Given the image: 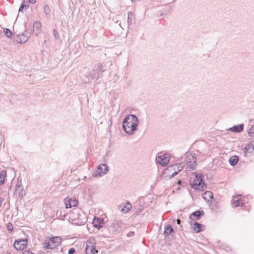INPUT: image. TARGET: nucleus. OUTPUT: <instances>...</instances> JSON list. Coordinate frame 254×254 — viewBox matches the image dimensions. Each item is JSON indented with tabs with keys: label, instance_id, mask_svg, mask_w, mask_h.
Returning <instances> with one entry per match:
<instances>
[{
	"label": "nucleus",
	"instance_id": "1",
	"mask_svg": "<svg viewBox=\"0 0 254 254\" xmlns=\"http://www.w3.org/2000/svg\"><path fill=\"white\" fill-rule=\"evenodd\" d=\"M139 123L138 118L135 115L130 114L127 116L123 122V128L128 134H132L136 130Z\"/></svg>",
	"mask_w": 254,
	"mask_h": 254
},
{
	"label": "nucleus",
	"instance_id": "2",
	"mask_svg": "<svg viewBox=\"0 0 254 254\" xmlns=\"http://www.w3.org/2000/svg\"><path fill=\"white\" fill-rule=\"evenodd\" d=\"M68 220L73 224L81 226L87 222L85 214L80 209L74 208L68 214Z\"/></svg>",
	"mask_w": 254,
	"mask_h": 254
},
{
	"label": "nucleus",
	"instance_id": "3",
	"mask_svg": "<svg viewBox=\"0 0 254 254\" xmlns=\"http://www.w3.org/2000/svg\"><path fill=\"white\" fill-rule=\"evenodd\" d=\"M196 156L193 153L187 152L185 155V162L188 167L191 170L195 169L196 166Z\"/></svg>",
	"mask_w": 254,
	"mask_h": 254
},
{
	"label": "nucleus",
	"instance_id": "4",
	"mask_svg": "<svg viewBox=\"0 0 254 254\" xmlns=\"http://www.w3.org/2000/svg\"><path fill=\"white\" fill-rule=\"evenodd\" d=\"M196 179L194 180L193 183H191V187L196 190H204L206 188L202 179V175L199 174L196 176Z\"/></svg>",
	"mask_w": 254,
	"mask_h": 254
},
{
	"label": "nucleus",
	"instance_id": "5",
	"mask_svg": "<svg viewBox=\"0 0 254 254\" xmlns=\"http://www.w3.org/2000/svg\"><path fill=\"white\" fill-rule=\"evenodd\" d=\"M109 169V168L108 165L105 164H101L98 166L97 169L93 173V176L94 177H100L106 174Z\"/></svg>",
	"mask_w": 254,
	"mask_h": 254
},
{
	"label": "nucleus",
	"instance_id": "6",
	"mask_svg": "<svg viewBox=\"0 0 254 254\" xmlns=\"http://www.w3.org/2000/svg\"><path fill=\"white\" fill-rule=\"evenodd\" d=\"M103 67L102 64L98 63L95 66L92 71L89 73V76L92 79L99 78L101 73L104 71Z\"/></svg>",
	"mask_w": 254,
	"mask_h": 254
},
{
	"label": "nucleus",
	"instance_id": "7",
	"mask_svg": "<svg viewBox=\"0 0 254 254\" xmlns=\"http://www.w3.org/2000/svg\"><path fill=\"white\" fill-rule=\"evenodd\" d=\"M30 35L31 33L25 30L24 33H22L21 35H17L15 38V40L17 43H24L28 40Z\"/></svg>",
	"mask_w": 254,
	"mask_h": 254
},
{
	"label": "nucleus",
	"instance_id": "8",
	"mask_svg": "<svg viewBox=\"0 0 254 254\" xmlns=\"http://www.w3.org/2000/svg\"><path fill=\"white\" fill-rule=\"evenodd\" d=\"M27 239H21L20 240H15L14 243V247L17 250H23L27 246Z\"/></svg>",
	"mask_w": 254,
	"mask_h": 254
},
{
	"label": "nucleus",
	"instance_id": "9",
	"mask_svg": "<svg viewBox=\"0 0 254 254\" xmlns=\"http://www.w3.org/2000/svg\"><path fill=\"white\" fill-rule=\"evenodd\" d=\"M53 249L57 248L62 243V239L60 237L55 236L49 238Z\"/></svg>",
	"mask_w": 254,
	"mask_h": 254
},
{
	"label": "nucleus",
	"instance_id": "10",
	"mask_svg": "<svg viewBox=\"0 0 254 254\" xmlns=\"http://www.w3.org/2000/svg\"><path fill=\"white\" fill-rule=\"evenodd\" d=\"M104 220L103 218L101 217H95L93 219L92 224L93 226L99 230L100 228L103 227Z\"/></svg>",
	"mask_w": 254,
	"mask_h": 254
},
{
	"label": "nucleus",
	"instance_id": "11",
	"mask_svg": "<svg viewBox=\"0 0 254 254\" xmlns=\"http://www.w3.org/2000/svg\"><path fill=\"white\" fill-rule=\"evenodd\" d=\"M121 221L116 220H115L109 228V231L112 233H114L117 231L121 226Z\"/></svg>",
	"mask_w": 254,
	"mask_h": 254
},
{
	"label": "nucleus",
	"instance_id": "12",
	"mask_svg": "<svg viewBox=\"0 0 254 254\" xmlns=\"http://www.w3.org/2000/svg\"><path fill=\"white\" fill-rule=\"evenodd\" d=\"M64 203L65 204V207L67 208L76 206L78 204V201L75 198L72 199L66 197L64 199Z\"/></svg>",
	"mask_w": 254,
	"mask_h": 254
},
{
	"label": "nucleus",
	"instance_id": "13",
	"mask_svg": "<svg viewBox=\"0 0 254 254\" xmlns=\"http://www.w3.org/2000/svg\"><path fill=\"white\" fill-rule=\"evenodd\" d=\"M156 162L162 165V166H166L169 161L168 157H166L165 155H161L158 156L156 159Z\"/></svg>",
	"mask_w": 254,
	"mask_h": 254
},
{
	"label": "nucleus",
	"instance_id": "14",
	"mask_svg": "<svg viewBox=\"0 0 254 254\" xmlns=\"http://www.w3.org/2000/svg\"><path fill=\"white\" fill-rule=\"evenodd\" d=\"M244 125L243 124H239L238 125L230 127L227 130L236 133H238L242 131L244 129Z\"/></svg>",
	"mask_w": 254,
	"mask_h": 254
},
{
	"label": "nucleus",
	"instance_id": "15",
	"mask_svg": "<svg viewBox=\"0 0 254 254\" xmlns=\"http://www.w3.org/2000/svg\"><path fill=\"white\" fill-rule=\"evenodd\" d=\"M41 23L39 21H36L33 24V33L36 36L38 35L41 30Z\"/></svg>",
	"mask_w": 254,
	"mask_h": 254
},
{
	"label": "nucleus",
	"instance_id": "16",
	"mask_svg": "<svg viewBox=\"0 0 254 254\" xmlns=\"http://www.w3.org/2000/svg\"><path fill=\"white\" fill-rule=\"evenodd\" d=\"M254 151V144L252 142H250L246 145L245 147L244 148V153L245 156H246L248 153H252Z\"/></svg>",
	"mask_w": 254,
	"mask_h": 254
},
{
	"label": "nucleus",
	"instance_id": "17",
	"mask_svg": "<svg viewBox=\"0 0 254 254\" xmlns=\"http://www.w3.org/2000/svg\"><path fill=\"white\" fill-rule=\"evenodd\" d=\"M204 212L203 210H196L193 212L190 216V219H193V217H196L197 219H199L200 217L203 215Z\"/></svg>",
	"mask_w": 254,
	"mask_h": 254
},
{
	"label": "nucleus",
	"instance_id": "18",
	"mask_svg": "<svg viewBox=\"0 0 254 254\" xmlns=\"http://www.w3.org/2000/svg\"><path fill=\"white\" fill-rule=\"evenodd\" d=\"M239 157L237 155H234L229 159V163L232 166H235L238 163Z\"/></svg>",
	"mask_w": 254,
	"mask_h": 254
},
{
	"label": "nucleus",
	"instance_id": "19",
	"mask_svg": "<svg viewBox=\"0 0 254 254\" xmlns=\"http://www.w3.org/2000/svg\"><path fill=\"white\" fill-rule=\"evenodd\" d=\"M86 254H95L97 253V250L94 246L89 247L87 246L85 249Z\"/></svg>",
	"mask_w": 254,
	"mask_h": 254
},
{
	"label": "nucleus",
	"instance_id": "20",
	"mask_svg": "<svg viewBox=\"0 0 254 254\" xmlns=\"http://www.w3.org/2000/svg\"><path fill=\"white\" fill-rule=\"evenodd\" d=\"M173 231L174 230L172 227L170 225H168L167 226L165 227L164 234L166 236H168L171 235Z\"/></svg>",
	"mask_w": 254,
	"mask_h": 254
},
{
	"label": "nucleus",
	"instance_id": "21",
	"mask_svg": "<svg viewBox=\"0 0 254 254\" xmlns=\"http://www.w3.org/2000/svg\"><path fill=\"white\" fill-rule=\"evenodd\" d=\"M184 164L183 163H179L174 164L172 167H174V169L177 171V172H180L184 168Z\"/></svg>",
	"mask_w": 254,
	"mask_h": 254
},
{
	"label": "nucleus",
	"instance_id": "22",
	"mask_svg": "<svg viewBox=\"0 0 254 254\" xmlns=\"http://www.w3.org/2000/svg\"><path fill=\"white\" fill-rule=\"evenodd\" d=\"M43 11L46 17L49 18L51 15V10L48 5H45L43 7Z\"/></svg>",
	"mask_w": 254,
	"mask_h": 254
},
{
	"label": "nucleus",
	"instance_id": "23",
	"mask_svg": "<svg viewBox=\"0 0 254 254\" xmlns=\"http://www.w3.org/2000/svg\"><path fill=\"white\" fill-rule=\"evenodd\" d=\"M131 208V205L129 201H127L126 205L122 208L121 211L124 213L128 212Z\"/></svg>",
	"mask_w": 254,
	"mask_h": 254
},
{
	"label": "nucleus",
	"instance_id": "24",
	"mask_svg": "<svg viewBox=\"0 0 254 254\" xmlns=\"http://www.w3.org/2000/svg\"><path fill=\"white\" fill-rule=\"evenodd\" d=\"M193 230L196 233L199 232L201 231V228L203 226L201 224L198 223V222H194L193 223Z\"/></svg>",
	"mask_w": 254,
	"mask_h": 254
},
{
	"label": "nucleus",
	"instance_id": "25",
	"mask_svg": "<svg viewBox=\"0 0 254 254\" xmlns=\"http://www.w3.org/2000/svg\"><path fill=\"white\" fill-rule=\"evenodd\" d=\"M232 203L235 205V207H238L241 205L242 200L238 196H235L233 199Z\"/></svg>",
	"mask_w": 254,
	"mask_h": 254
},
{
	"label": "nucleus",
	"instance_id": "26",
	"mask_svg": "<svg viewBox=\"0 0 254 254\" xmlns=\"http://www.w3.org/2000/svg\"><path fill=\"white\" fill-rule=\"evenodd\" d=\"M57 215L58 216L59 219L64 220L66 216L68 215L67 214H66L65 212L63 213V212L62 210H58L57 212Z\"/></svg>",
	"mask_w": 254,
	"mask_h": 254
},
{
	"label": "nucleus",
	"instance_id": "27",
	"mask_svg": "<svg viewBox=\"0 0 254 254\" xmlns=\"http://www.w3.org/2000/svg\"><path fill=\"white\" fill-rule=\"evenodd\" d=\"M52 245L51 244V242L49 240H46L44 244V248L46 249H53V247H52Z\"/></svg>",
	"mask_w": 254,
	"mask_h": 254
},
{
	"label": "nucleus",
	"instance_id": "28",
	"mask_svg": "<svg viewBox=\"0 0 254 254\" xmlns=\"http://www.w3.org/2000/svg\"><path fill=\"white\" fill-rule=\"evenodd\" d=\"M213 197V193L210 191H207L204 193V195L203 196V198L204 199H207L209 198V199H212Z\"/></svg>",
	"mask_w": 254,
	"mask_h": 254
},
{
	"label": "nucleus",
	"instance_id": "29",
	"mask_svg": "<svg viewBox=\"0 0 254 254\" xmlns=\"http://www.w3.org/2000/svg\"><path fill=\"white\" fill-rule=\"evenodd\" d=\"M16 191L21 190L22 191L23 190V187L22 186L21 180H18L16 185Z\"/></svg>",
	"mask_w": 254,
	"mask_h": 254
},
{
	"label": "nucleus",
	"instance_id": "30",
	"mask_svg": "<svg viewBox=\"0 0 254 254\" xmlns=\"http://www.w3.org/2000/svg\"><path fill=\"white\" fill-rule=\"evenodd\" d=\"M29 6V4L28 2L27 3H25V1L24 0H23L22 2L21 3L19 8V12L22 11L24 7H28Z\"/></svg>",
	"mask_w": 254,
	"mask_h": 254
},
{
	"label": "nucleus",
	"instance_id": "31",
	"mask_svg": "<svg viewBox=\"0 0 254 254\" xmlns=\"http://www.w3.org/2000/svg\"><path fill=\"white\" fill-rule=\"evenodd\" d=\"M3 31L7 37L11 38L12 34L11 31L9 29L5 28L3 29Z\"/></svg>",
	"mask_w": 254,
	"mask_h": 254
},
{
	"label": "nucleus",
	"instance_id": "32",
	"mask_svg": "<svg viewBox=\"0 0 254 254\" xmlns=\"http://www.w3.org/2000/svg\"><path fill=\"white\" fill-rule=\"evenodd\" d=\"M53 35L55 37V38L57 40L59 39V34L58 32L56 29H54L53 31Z\"/></svg>",
	"mask_w": 254,
	"mask_h": 254
},
{
	"label": "nucleus",
	"instance_id": "33",
	"mask_svg": "<svg viewBox=\"0 0 254 254\" xmlns=\"http://www.w3.org/2000/svg\"><path fill=\"white\" fill-rule=\"evenodd\" d=\"M130 15H131V13L130 12L128 13V17H127L128 25H129L131 24V23H132V19H131V17H130Z\"/></svg>",
	"mask_w": 254,
	"mask_h": 254
},
{
	"label": "nucleus",
	"instance_id": "34",
	"mask_svg": "<svg viewBox=\"0 0 254 254\" xmlns=\"http://www.w3.org/2000/svg\"><path fill=\"white\" fill-rule=\"evenodd\" d=\"M6 176V172L5 171H2L0 173V178L1 179H4V178Z\"/></svg>",
	"mask_w": 254,
	"mask_h": 254
},
{
	"label": "nucleus",
	"instance_id": "35",
	"mask_svg": "<svg viewBox=\"0 0 254 254\" xmlns=\"http://www.w3.org/2000/svg\"><path fill=\"white\" fill-rule=\"evenodd\" d=\"M7 229L8 231H12L13 230V227L11 223H8L7 224Z\"/></svg>",
	"mask_w": 254,
	"mask_h": 254
},
{
	"label": "nucleus",
	"instance_id": "36",
	"mask_svg": "<svg viewBox=\"0 0 254 254\" xmlns=\"http://www.w3.org/2000/svg\"><path fill=\"white\" fill-rule=\"evenodd\" d=\"M75 252V250L73 248H70L68 250V254H73Z\"/></svg>",
	"mask_w": 254,
	"mask_h": 254
},
{
	"label": "nucleus",
	"instance_id": "37",
	"mask_svg": "<svg viewBox=\"0 0 254 254\" xmlns=\"http://www.w3.org/2000/svg\"><path fill=\"white\" fill-rule=\"evenodd\" d=\"M23 254H35L34 253L29 251H25L23 252Z\"/></svg>",
	"mask_w": 254,
	"mask_h": 254
},
{
	"label": "nucleus",
	"instance_id": "38",
	"mask_svg": "<svg viewBox=\"0 0 254 254\" xmlns=\"http://www.w3.org/2000/svg\"><path fill=\"white\" fill-rule=\"evenodd\" d=\"M179 172H177V171H176L174 173H173L171 175H170V178H173L176 175H177L178 174Z\"/></svg>",
	"mask_w": 254,
	"mask_h": 254
},
{
	"label": "nucleus",
	"instance_id": "39",
	"mask_svg": "<svg viewBox=\"0 0 254 254\" xmlns=\"http://www.w3.org/2000/svg\"><path fill=\"white\" fill-rule=\"evenodd\" d=\"M4 183V179H1L0 178V186L3 184Z\"/></svg>",
	"mask_w": 254,
	"mask_h": 254
},
{
	"label": "nucleus",
	"instance_id": "40",
	"mask_svg": "<svg viewBox=\"0 0 254 254\" xmlns=\"http://www.w3.org/2000/svg\"><path fill=\"white\" fill-rule=\"evenodd\" d=\"M29 2L32 3V4H34L36 2V0H28Z\"/></svg>",
	"mask_w": 254,
	"mask_h": 254
},
{
	"label": "nucleus",
	"instance_id": "41",
	"mask_svg": "<svg viewBox=\"0 0 254 254\" xmlns=\"http://www.w3.org/2000/svg\"><path fill=\"white\" fill-rule=\"evenodd\" d=\"M181 222V220H180V219H178L177 220V224H180Z\"/></svg>",
	"mask_w": 254,
	"mask_h": 254
},
{
	"label": "nucleus",
	"instance_id": "42",
	"mask_svg": "<svg viewBox=\"0 0 254 254\" xmlns=\"http://www.w3.org/2000/svg\"><path fill=\"white\" fill-rule=\"evenodd\" d=\"M23 194H25V193H23V191H21V192L20 193L19 195H20L21 196H23Z\"/></svg>",
	"mask_w": 254,
	"mask_h": 254
},
{
	"label": "nucleus",
	"instance_id": "43",
	"mask_svg": "<svg viewBox=\"0 0 254 254\" xmlns=\"http://www.w3.org/2000/svg\"><path fill=\"white\" fill-rule=\"evenodd\" d=\"M133 233H134V232H132L129 233V234H128V236H130V234H133Z\"/></svg>",
	"mask_w": 254,
	"mask_h": 254
},
{
	"label": "nucleus",
	"instance_id": "44",
	"mask_svg": "<svg viewBox=\"0 0 254 254\" xmlns=\"http://www.w3.org/2000/svg\"><path fill=\"white\" fill-rule=\"evenodd\" d=\"M181 183V181H179L178 183V184L180 185Z\"/></svg>",
	"mask_w": 254,
	"mask_h": 254
}]
</instances>
